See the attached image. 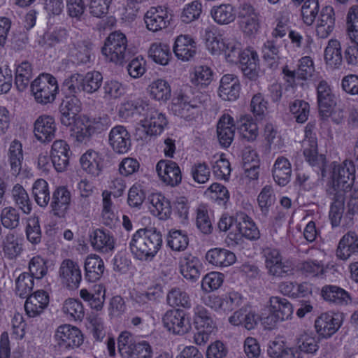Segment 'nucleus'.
I'll return each mask as SVG.
<instances>
[{
  "label": "nucleus",
  "instance_id": "obj_1",
  "mask_svg": "<svg viewBox=\"0 0 358 358\" xmlns=\"http://www.w3.org/2000/svg\"><path fill=\"white\" fill-rule=\"evenodd\" d=\"M162 244V236L156 229H140L132 236L129 248L139 260H151L157 255Z\"/></svg>",
  "mask_w": 358,
  "mask_h": 358
},
{
  "label": "nucleus",
  "instance_id": "obj_2",
  "mask_svg": "<svg viewBox=\"0 0 358 358\" xmlns=\"http://www.w3.org/2000/svg\"><path fill=\"white\" fill-rule=\"evenodd\" d=\"M101 52L108 59L115 64H122L131 58V52L127 49L126 36L120 31L109 34Z\"/></svg>",
  "mask_w": 358,
  "mask_h": 358
},
{
  "label": "nucleus",
  "instance_id": "obj_3",
  "mask_svg": "<svg viewBox=\"0 0 358 358\" xmlns=\"http://www.w3.org/2000/svg\"><path fill=\"white\" fill-rule=\"evenodd\" d=\"M30 87L36 101L41 104L53 102L59 90L57 79L51 74L44 73L31 82Z\"/></svg>",
  "mask_w": 358,
  "mask_h": 358
},
{
  "label": "nucleus",
  "instance_id": "obj_4",
  "mask_svg": "<svg viewBox=\"0 0 358 358\" xmlns=\"http://www.w3.org/2000/svg\"><path fill=\"white\" fill-rule=\"evenodd\" d=\"M117 347L124 358H151L152 355V349L148 342L137 341L128 331H124L119 336Z\"/></svg>",
  "mask_w": 358,
  "mask_h": 358
},
{
  "label": "nucleus",
  "instance_id": "obj_5",
  "mask_svg": "<svg viewBox=\"0 0 358 358\" xmlns=\"http://www.w3.org/2000/svg\"><path fill=\"white\" fill-rule=\"evenodd\" d=\"M355 167L352 162H344L342 165L334 167L333 183L327 190V194L336 193L345 196L352 188L355 180Z\"/></svg>",
  "mask_w": 358,
  "mask_h": 358
},
{
  "label": "nucleus",
  "instance_id": "obj_6",
  "mask_svg": "<svg viewBox=\"0 0 358 358\" xmlns=\"http://www.w3.org/2000/svg\"><path fill=\"white\" fill-rule=\"evenodd\" d=\"M194 324L197 329L194 336V342L199 345L205 344L215 329V324L204 307L198 306L194 308Z\"/></svg>",
  "mask_w": 358,
  "mask_h": 358
},
{
  "label": "nucleus",
  "instance_id": "obj_7",
  "mask_svg": "<svg viewBox=\"0 0 358 358\" xmlns=\"http://www.w3.org/2000/svg\"><path fill=\"white\" fill-rule=\"evenodd\" d=\"M165 328L174 334L184 335L191 329V323L183 310H170L166 312L162 318Z\"/></svg>",
  "mask_w": 358,
  "mask_h": 358
},
{
  "label": "nucleus",
  "instance_id": "obj_8",
  "mask_svg": "<svg viewBox=\"0 0 358 358\" xmlns=\"http://www.w3.org/2000/svg\"><path fill=\"white\" fill-rule=\"evenodd\" d=\"M316 90L320 115L322 119H327L331 115L336 104L335 95L331 86L324 80L319 81Z\"/></svg>",
  "mask_w": 358,
  "mask_h": 358
},
{
  "label": "nucleus",
  "instance_id": "obj_9",
  "mask_svg": "<svg viewBox=\"0 0 358 358\" xmlns=\"http://www.w3.org/2000/svg\"><path fill=\"white\" fill-rule=\"evenodd\" d=\"M343 315L339 313H324L315 321L317 333L322 338H329L340 329Z\"/></svg>",
  "mask_w": 358,
  "mask_h": 358
},
{
  "label": "nucleus",
  "instance_id": "obj_10",
  "mask_svg": "<svg viewBox=\"0 0 358 358\" xmlns=\"http://www.w3.org/2000/svg\"><path fill=\"white\" fill-rule=\"evenodd\" d=\"M71 155L70 146L66 141L56 140L53 142L50 159L52 166L57 172H63L67 169Z\"/></svg>",
  "mask_w": 358,
  "mask_h": 358
},
{
  "label": "nucleus",
  "instance_id": "obj_11",
  "mask_svg": "<svg viewBox=\"0 0 358 358\" xmlns=\"http://www.w3.org/2000/svg\"><path fill=\"white\" fill-rule=\"evenodd\" d=\"M156 171L162 181L176 187L182 181V173L178 164L171 160L162 159L156 165Z\"/></svg>",
  "mask_w": 358,
  "mask_h": 358
},
{
  "label": "nucleus",
  "instance_id": "obj_12",
  "mask_svg": "<svg viewBox=\"0 0 358 358\" xmlns=\"http://www.w3.org/2000/svg\"><path fill=\"white\" fill-rule=\"evenodd\" d=\"M55 338L58 345L64 349L78 347L83 343L81 331L77 327L70 324L59 327L56 331Z\"/></svg>",
  "mask_w": 358,
  "mask_h": 358
},
{
  "label": "nucleus",
  "instance_id": "obj_13",
  "mask_svg": "<svg viewBox=\"0 0 358 358\" xmlns=\"http://www.w3.org/2000/svg\"><path fill=\"white\" fill-rule=\"evenodd\" d=\"M83 127L77 131L76 138L78 141L83 142L94 134H99L108 128V117H90L83 115L80 117Z\"/></svg>",
  "mask_w": 358,
  "mask_h": 358
},
{
  "label": "nucleus",
  "instance_id": "obj_14",
  "mask_svg": "<svg viewBox=\"0 0 358 358\" xmlns=\"http://www.w3.org/2000/svg\"><path fill=\"white\" fill-rule=\"evenodd\" d=\"M57 126L55 119L50 115H41L34 122V133L36 139L48 143L55 137Z\"/></svg>",
  "mask_w": 358,
  "mask_h": 358
},
{
  "label": "nucleus",
  "instance_id": "obj_15",
  "mask_svg": "<svg viewBox=\"0 0 358 358\" xmlns=\"http://www.w3.org/2000/svg\"><path fill=\"white\" fill-rule=\"evenodd\" d=\"M238 17L240 27L243 33L248 36H253L257 33L260 24L258 13L250 4H243L241 7Z\"/></svg>",
  "mask_w": 358,
  "mask_h": 358
},
{
  "label": "nucleus",
  "instance_id": "obj_16",
  "mask_svg": "<svg viewBox=\"0 0 358 358\" xmlns=\"http://www.w3.org/2000/svg\"><path fill=\"white\" fill-rule=\"evenodd\" d=\"M109 144L119 154L127 153L131 145L130 134L124 126L117 125L110 131Z\"/></svg>",
  "mask_w": 358,
  "mask_h": 358
},
{
  "label": "nucleus",
  "instance_id": "obj_17",
  "mask_svg": "<svg viewBox=\"0 0 358 358\" xmlns=\"http://www.w3.org/2000/svg\"><path fill=\"white\" fill-rule=\"evenodd\" d=\"M71 193L64 186L58 187L52 193L50 202L51 213L59 217H65L71 202Z\"/></svg>",
  "mask_w": 358,
  "mask_h": 358
},
{
  "label": "nucleus",
  "instance_id": "obj_18",
  "mask_svg": "<svg viewBox=\"0 0 358 358\" xmlns=\"http://www.w3.org/2000/svg\"><path fill=\"white\" fill-rule=\"evenodd\" d=\"M59 274L62 282L71 289L78 287L82 279L78 264L71 259H64L62 262Z\"/></svg>",
  "mask_w": 358,
  "mask_h": 358
},
{
  "label": "nucleus",
  "instance_id": "obj_19",
  "mask_svg": "<svg viewBox=\"0 0 358 358\" xmlns=\"http://www.w3.org/2000/svg\"><path fill=\"white\" fill-rule=\"evenodd\" d=\"M146 27L152 31H157L165 29L170 23L166 10L161 6L151 7L144 15Z\"/></svg>",
  "mask_w": 358,
  "mask_h": 358
},
{
  "label": "nucleus",
  "instance_id": "obj_20",
  "mask_svg": "<svg viewBox=\"0 0 358 358\" xmlns=\"http://www.w3.org/2000/svg\"><path fill=\"white\" fill-rule=\"evenodd\" d=\"M239 68L245 77L255 80L259 76V57L257 53L250 49L244 50L238 59Z\"/></svg>",
  "mask_w": 358,
  "mask_h": 358
},
{
  "label": "nucleus",
  "instance_id": "obj_21",
  "mask_svg": "<svg viewBox=\"0 0 358 358\" xmlns=\"http://www.w3.org/2000/svg\"><path fill=\"white\" fill-rule=\"evenodd\" d=\"M141 122L146 134L150 136L160 134L167 124L165 115L154 108L148 109Z\"/></svg>",
  "mask_w": 358,
  "mask_h": 358
},
{
  "label": "nucleus",
  "instance_id": "obj_22",
  "mask_svg": "<svg viewBox=\"0 0 358 358\" xmlns=\"http://www.w3.org/2000/svg\"><path fill=\"white\" fill-rule=\"evenodd\" d=\"M335 20L334 8L330 6L322 8L316 24L317 36L322 39L328 38L335 27Z\"/></svg>",
  "mask_w": 358,
  "mask_h": 358
},
{
  "label": "nucleus",
  "instance_id": "obj_23",
  "mask_svg": "<svg viewBox=\"0 0 358 358\" xmlns=\"http://www.w3.org/2000/svg\"><path fill=\"white\" fill-rule=\"evenodd\" d=\"M173 52L178 59L183 62L192 60L196 53V43L188 35H180L175 41Z\"/></svg>",
  "mask_w": 358,
  "mask_h": 358
},
{
  "label": "nucleus",
  "instance_id": "obj_24",
  "mask_svg": "<svg viewBox=\"0 0 358 358\" xmlns=\"http://www.w3.org/2000/svg\"><path fill=\"white\" fill-rule=\"evenodd\" d=\"M90 243L93 248L102 253H108L115 248L113 235L108 230L96 229L90 234Z\"/></svg>",
  "mask_w": 358,
  "mask_h": 358
},
{
  "label": "nucleus",
  "instance_id": "obj_25",
  "mask_svg": "<svg viewBox=\"0 0 358 358\" xmlns=\"http://www.w3.org/2000/svg\"><path fill=\"white\" fill-rule=\"evenodd\" d=\"M80 162L83 169L93 176H99L105 165L104 156L92 150L84 153L80 159Z\"/></svg>",
  "mask_w": 358,
  "mask_h": 358
},
{
  "label": "nucleus",
  "instance_id": "obj_26",
  "mask_svg": "<svg viewBox=\"0 0 358 358\" xmlns=\"http://www.w3.org/2000/svg\"><path fill=\"white\" fill-rule=\"evenodd\" d=\"M241 85L237 76L233 74L223 76L220 80L219 96L226 101H235L239 97Z\"/></svg>",
  "mask_w": 358,
  "mask_h": 358
},
{
  "label": "nucleus",
  "instance_id": "obj_27",
  "mask_svg": "<svg viewBox=\"0 0 358 358\" xmlns=\"http://www.w3.org/2000/svg\"><path fill=\"white\" fill-rule=\"evenodd\" d=\"M235 129L236 126L233 117L229 114H224L220 118L217 125V138L222 146L228 148L231 144Z\"/></svg>",
  "mask_w": 358,
  "mask_h": 358
},
{
  "label": "nucleus",
  "instance_id": "obj_28",
  "mask_svg": "<svg viewBox=\"0 0 358 358\" xmlns=\"http://www.w3.org/2000/svg\"><path fill=\"white\" fill-rule=\"evenodd\" d=\"M26 298L24 309L27 315L31 317L39 315L49 303V296L44 291H37Z\"/></svg>",
  "mask_w": 358,
  "mask_h": 358
},
{
  "label": "nucleus",
  "instance_id": "obj_29",
  "mask_svg": "<svg viewBox=\"0 0 358 358\" xmlns=\"http://www.w3.org/2000/svg\"><path fill=\"white\" fill-rule=\"evenodd\" d=\"M337 257L343 260L348 259L351 255H358V234L348 231L340 240L337 250Z\"/></svg>",
  "mask_w": 358,
  "mask_h": 358
},
{
  "label": "nucleus",
  "instance_id": "obj_30",
  "mask_svg": "<svg viewBox=\"0 0 358 358\" xmlns=\"http://www.w3.org/2000/svg\"><path fill=\"white\" fill-rule=\"evenodd\" d=\"M85 278L89 282L99 280L103 274L105 266L103 259L96 255L87 257L84 264Z\"/></svg>",
  "mask_w": 358,
  "mask_h": 358
},
{
  "label": "nucleus",
  "instance_id": "obj_31",
  "mask_svg": "<svg viewBox=\"0 0 358 358\" xmlns=\"http://www.w3.org/2000/svg\"><path fill=\"white\" fill-rule=\"evenodd\" d=\"M273 178L280 186H285L289 181L292 175V166L289 161L284 157H278L272 169Z\"/></svg>",
  "mask_w": 358,
  "mask_h": 358
},
{
  "label": "nucleus",
  "instance_id": "obj_32",
  "mask_svg": "<svg viewBox=\"0 0 358 358\" xmlns=\"http://www.w3.org/2000/svg\"><path fill=\"white\" fill-rule=\"evenodd\" d=\"M321 294L325 301L336 305H347L351 301L349 293L336 285L324 286Z\"/></svg>",
  "mask_w": 358,
  "mask_h": 358
},
{
  "label": "nucleus",
  "instance_id": "obj_33",
  "mask_svg": "<svg viewBox=\"0 0 358 358\" xmlns=\"http://www.w3.org/2000/svg\"><path fill=\"white\" fill-rule=\"evenodd\" d=\"M199 259L192 255H185L180 259V273L185 278L192 282L196 281L200 276Z\"/></svg>",
  "mask_w": 358,
  "mask_h": 358
},
{
  "label": "nucleus",
  "instance_id": "obj_34",
  "mask_svg": "<svg viewBox=\"0 0 358 358\" xmlns=\"http://www.w3.org/2000/svg\"><path fill=\"white\" fill-rule=\"evenodd\" d=\"M319 337L313 331H303L296 338V348L305 354H315L319 349Z\"/></svg>",
  "mask_w": 358,
  "mask_h": 358
},
{
  "label": "nucleus",
  "instance_id": "obj_35",
  "mask_svg": "<svg viewBox=\"0 0 358 358\" xmlns=\"http://www.w3.org/2000/svg\"><path fill=\"white\" fill-rule=\"evenodd\" d=\"M269 303L270 311L278 320H287L293 313V306L287 299L272 296L269 299Z\"/></svg>",
  "mask_w": 358,
  "mask_h": 358
},
{
  "label": "nucleus",
  "instance_id": "obj_36",
  "mask_svg": "<svg viewBox=\"0 0 358 358\" xmlns=\"http://www.w3.org/2000/svg\"><path fill=\"white\" fill-rule=\"evenodd\" d=\"M307 142L308 143V147L305 148L303 150L306 160L310 166L318 168L322 172V176H324L326 164L325 156L324 155H318L317 143L315 138H310Z\"/></svg>",
  "mask_w": 358,
  "mask_h": 358
},
{
  "label": "nucleus",
  "instance_id": "obj_37",
  "mask_svg": "<svg viewBox=\"0 0 358 358\" xmlns=\"http://www.w3.org/2000/svg\"><path fill=\"white\" fill-rule=\"evenodd\" d=\"M206 259L216 266H229L236 262L234 252L224 248H213L206 255Z\"/></svg>",
  "mask_w": 358,
  "mask_h": 358
},
{
  "label": "nucleus",
  "instance_id": "obj_38",
  "mask_svg": "<svg viewBox=\"0 0 358 358\" xmlns=\"http://www.w3.org/2000/svg\"><path fill=\"white\" fill-rule=\"evenodd\" d=\"M210 43L213 50L224 51L229 62H234L236 59L238 58L239 59L241 58L243 51H241V44L240 43L235 41L227 43L214 38Z\"/></svg>",
  "mask_w": 358,
  "mask_h": 358
},
{
  "label": "nucleus",
  "instance_id": "obj_39",
  "mask_svg": "<svg viewBox=\"0 0 358 358\" xmlns=\"http://www.w3.org/2000/svg\"><path fill=\"white\" fill-rule=\"evenodd\" d=\"M151 212L161 220H166L171 213L170 201L161 194H153L149 197Z\"/></svg>",
  "mask_w": 358,
  "mask_h": 358
},
{
  "label": "nucleus",
  "instance_id": "obj_40",
  "mask_svg": "<svg viewBox=\"0 0 358 358\" xmlns=\"http://www.w3.org/2000/svg\"><path fill=\"white\" fill-rule=\"evenodd\" d=\"M329 199L331 201L329 219L333 227H338L341 221L343 210L345 196L336 193L327 194Z\"/></svg>",
  "mask_w": 358,
  "mask_h": 358
},
{
  "label": "nucleus",
  "instance_id": "obj_41",
  "mask_svg": "<svg viewBox=\"0 0 358 358\" xmlns=\"http://www.w3.org/2000/svg\"><path fill=\"white\" fill-rule=\"evenodd\" d=\"M324 60L331 68H338L341 65L343 61L341 46L338 40L331 39L329 41L324 50Z\"/></svg>",
  "mask_w": 358,
  "mask_h": 358
},
{
  "label": "nucleus",
  "instance_id": "obj_42",
  "mask_svg": "<svg viewBox=\"0 0 358 358\" xmlns=\"http://www.w3.org/2000/svg\"><path fill=\"white\" fill-rule=\"evenodd\" d=\"M12 199L18 209L24 214L29 215L32 210V203L25 189L20 184L13 186L12 191Z\"/></svg>",
  "mask_w": 358,
  "mask_h": 358
},
{
  "label": "nucleus",
  "instance_id": "obj_43",
  "mask_svg": "<svg viewBox=\"0 0 358 358\" xmlns=\"http://www.w3.org/2000/svg\"><path fill=\"white\" fill-rule=\"evenodd\" d=\"M83 86V74L73 73L64 80L62 92L64 95L79 97L84 92Z\"/></svg>",
  "mask_w": 358,
  "mask_h": 358
},
{
  "label": "nucleus",
  "instance_id": "obj_44",
  "mask_svg": "<svg viewBox=\"0 0 358 358\" xmlns=\"http://www.w3.org/2000/svg\"><path fill=\"white\" fill-rule=\"evenodd\" d=\"M8 160L12 174L14 176L19 175L22 170L23 161L22 144L20 141L14 140L10 143L8 150Z\"/></svg>",
  "mask_w": 358,
  "mask_h": 358
},
{
  "label": "nucleus",
  "instance_id": "obj_45",
  "mask_svg": "<svg viewBox=\"0 0 358 358\" xmlns=\"http://www.w3.org/2000/svg\"><path fill=\"white\" fill-rule=\"evenodd\" d=\"M33 77L32 67L29 62L24 61L17 66L15 71V83L19 91H24L31 83Z\"/></svg>",
  "mask_w": 358,
  "mask_h": 358
},
{
  "label": "nucleus",
  "instance_id": "obj_46",
  "mask_svg": "<svg viewBox=\"0 0 358 358\" xmlns=\"http://www.w3.org/2000/svg\"><path fill=\"white\" fill-rule=\"evenodd\" d=\"M210 14L213 20L220 24H227L235 20L236 15L231 4H221L213 6Z\"/></svg>",
  "mask_w": 358,
  "mask_h": 358
},
{
  "label": "nucleus",
  "instance_id": "obj_47",
  "mask_svg": "<svg viewBox=\"0 0 358 358\" xmlns=\"http://www.w3.org/2000/svg\"><path fill=\"white\" fill-rule=\"evenodd\" d=\"M237 129L242 137L248 141H255L258 136L257 124L249 115L241 117L237 122Z\"/></svg>",
  "mask_w": 358,
  "mask_h": 358
},
{
  "label": "nucleus",
  "instance_id": "obj_48",
  "mask_svg": "<svg viewBox=\"0 0 358 358\" xmlns=\"http://www.w3.org/2000/svg\"><path fill=\"white\" fill-rule=\"evenodd\" d=\"M278 41L277 39L268 40L262 48L264 59L271 69H276L278 66L279 57Z\"/></svg>",
  "mask_w": 358,
  "mask_h": 358
},
{
  "label": "nucleus",
  "instance_id": "obj_49",
  "mask_svg": "<svg viewBox=\"0 0 358 358\" xmlns=\"http://www.w3.org/2000/svg\"><path fill=\"white\" fill-rule=\"evenodd\" d=\"M32 193L36 203L41 207H46L50 200L48 183L43 179H38L34 183Z\"/></svg>",
  "mask_w": 358,
  "mask_h": 358
},
{
  "label": "nucleus",
  "instance_id": "obj_50",
  "mask_svg": "<svg viewBox=\"0 0 358 358\" xmlns=\"http://www.w3.org/2000/svg\"><path fill=\"white\" fill-rule=\"evenodd\" d=\"M149 92L150 96L157 101H166L171 96L169 83L162 79L153 81L149 86Z\"/></svg>",
  "mask_w": 358,
  "mask_h": 358
},
{
  "label": "nucleus",
  "instance_id": "obj_51",
  "mask_svg": "<svg viewBox=\"0 0 358 358\" xmlns=\"http://www.w3.org/2000/svg\"><path fill=\"white\" fill-rule=\"evenodd\" d=\"M149 56L155 62L164 66L168 64L171 57V52L168 45L154 43L150 48Z\"/></svg>",
  "mask_w": 358,
  "mask_h": 358
},
{
  "label": "nucleus",
  "instance_id": "obj_52",
  "mask_svg": "<svg viewBox=\"0 0 358 358\" xmlns=\"http://www.w3.org/2000/svg\"><path fill=\"white\" fill-rule=\"evenodd\" d=\"M3 250L5 255L10 259L15 258L22 252V244L13 233H8L6 236L3 241Z\"/></svg>",
  "mask_w": 358,
  "mask_h": 358
},
{
  "label": "nucleus",
  "instance_id": "obj_53",
  "mask_svg": "<svg viewBox=\"0 0 358 358\" xmlns=\"http://www.w3.org/2000/svg\"><path fill=\"white\" fill-rule=\"evenodd\" d=\"M0 220L5 228L12 230L20 225V215L17 208L7 206L1 210Z\"/></svg>",
  "mask_w": 358,
  "mask_h": 358
},
{
  "label": "nucleus",
  "instance_id": "obj_54",
  "mask_svg": "<svg viewBox=\"0 0 358 358\" xmlns=\"http://www.w3.org/2000/svg\"><path fill=\"white\" fill-rule=\"evenodd\" d=\"M34 278L29 273H21L15 280V293L21 298L27 297L34 287Z\"/></svg>",
  "mask_w": 358,
  "mask_h": 358
},
{
  "label": "nucleus",
  "instance_id": "obj_55",
  "mask_svg": "<svg viewBox=\"0 0 358 358\" xmlns=\"http://www.w3.org/2000/svg\"><path fill=\"white\" fill-rule=\"evenodd\" d=\"M236 231H238L242 236L251 241L257 240L260 236L259 231L248 216H244L243 222L236 224Z\"/></svg>",
  "mask_w": 358,
  "mask_h": 358
},
{
  "label": "nucleus",
  "instance_id": "obj_56",
  "mask_svg": "<svg viewBox=\"0 0 358 358\" xmlns=\"http://www.w3.org/2000/svg\"><path fill=\"white\" fill-rule=\"evenodd\" d=\"M166 301L171 306H181L188 308L191 302L188 294L178 287L172 288L167 294Z\"/></svg>",
  "mask_w": 358,
  "mask_h": 358
},
{
  "label": "nucleus",
  "instance_id": "obj_57",
  "mask_svg": "<svg viewBox=\"0 0 358 358\" xmlns=\"http://www.w3.org/2000/svg\"><path fill=\"white\" fill-rule=\"evenodd\" d=\"M192 102V104L173 103L171 109L176 115L187 120H190L194 118L198 113V108L201 106L195 105L194 102Z\"/></svg>",
  "mask_w": 358,
  "mask_h": 358
},
{
  "label": "nucleus",
  "instance_id": "obj_58",
  "mask_svg": "<svg viewBox=\"0 0 358 358\" xmlns=\"http://www.w3.org/2000/svg\"><path fill=\"white\" fill-rule=\"evenodd\" d=\"M103 76L99 71L88 72L83 75L84 92L92 94L96 92L101 87Z\"/></svg>",
  "mask_w": 358,
  "mask_h": 358
},
{
  "label": "nucleus",
  "instance_id": "obj_59",
  "mask_svg": "<svg viewBox=\"0 0 358 358\" xmlns=\"http://www.w3.org/2000/svg\"><path fill=\"white\" fill-rule=\"evenodd\" d=\"M289 110L294 115L298 123H303L308 120L310 106L303 100L296 99L290 103Z\"/></svg>",
  "mask_w": 358,
  "mask_h": 358
},
{
  "label": "nucleus",
  "instance_id": "obj_60",
  "mask_svg": "<svg viewBox=\"0 0 358 358\" xmlns=\"http://www.w3.org/2000/svg\"><path fill=\"white\" fill-rule=\"evenodd\" d=\"M189 239L185 234L180 230H175L169 232L167 238V244L176 251L184 250L188 245Z\"/></svg>",
  "mask_w": 358,
  "mask_h": 358
},
{
  "label": "nucleus",
  "instance_id": "obj_61",
  "mask_svg": "<svg viewBox=\"0 0 358 358\" xmlns=\"http://www.w3.org/2000/svg\"><path fill=\"white\" fill-rule=\"evenodd\" d=\"M318 0H306L301 8L303 22L308 26L312 25L318 14Z\"/></svg>",
  "mask_w": 358,
  "mask_h": 358
},
{
  "label": "nucleus",
  "instance_id": "obj_62",
  "mask_svg": "<svg viewBox=\"0 0 358 358\" xmlns=\"http://www.w3.org/2000/svg\"><path fill=\"white\" fill-rule=\"evenodd\" d=\"M224 275L219 272L207 273L202 280L201 287L205 292H210L217 289L223 283Z\"/></svg>",
  "mask_w": 358,
  "mask_h": 358
},
{
  "label": "nucleus",
  "instance_id": "obj_63",
  "mask_svg": "<svg viewBox=\"0 0 358 358\" xmlns=\"http://www.w3.org/2000/svg\"><path fill=\"white\" fill-rule=\"evenodd\" d=\"M29 274L33 278L41 279L48 271L45 260L40 256H36L31 259L29 263Z\"/></svg>",
  "mask_w": 358,
  "mask_h": 358
},
{
  "label": "nucleus",
  "instance_id": "obj_64",
  "mask_svg": "<svg viewBox=\"0 0 358 358\" xmlns=\"http://www.w3.org/2000/svg\"><path fill=\"white\" fill-rule=\"evenodd\" d=\"M146 197L145 192L141 185H134L129 190L127 203L131 208H141Z\"/></svg>",
  "mask_w": 358,
  "mask_h": 358
}]
</instances>
